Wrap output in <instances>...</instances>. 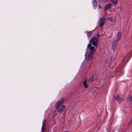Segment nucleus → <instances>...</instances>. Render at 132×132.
<instances>
[{
    "label": "nucleus",
    "instance_id": "9",
    "mask_svg": "<svg viewBox=\"0 0 132 132\" xmlns=\"http://www.w3.org/2000/svg\"><path fill=\"white\" fill-rule=\"evenodd\" d=\"M112 6V5L111 4H109L105 5L104 7V10L106 11L108 9L111 8Z\"/></svg>",
    "mask_w": 132,
    "mask_h": 132
},
{
    "label": "nucleus",
    "instance_id": "5",
    "mask_svg": "<svg viewBox=\"0 0 132 132\" xmlns=\"http://www.w3.org/2000/svg\"><path fill=\"white\" fill-rule=\"evenodd\" d=\"M118 44V42L117 41L114 40L113 42L112 43V48L113 50L114 51L116 48L117 46V45Z\"/></svg>",
    "mask_w": 132,
    "mask_h": 132
},
{
    "label": "nucleus",
    "instance_id": "4",
    "mask_svg": "<svg viewBox=\"0 0 132 132\" xmlns=\"http://www.w3.org/2000/svg\"><path fill=\"white\" fill-rule=\"evenodd\" d=\"M105 19L104 17H102L100 18V20L98 21V24L100 27H102L104 24L105 22Z\"/></svg>",
    "mask_w": 132,
    "mask_h": 132
},
{
    "label": "nucleus",
    "instance_id": "8",
    "mask_svg": "<svg viewBox=\"0 0 132 132\" xmlns=\"http://www.w3.org/2000/svg\"><path fill=\"white\" fill-rule=\"evenodd\" d=\"M122 36V34L121 32H119L117 34V39L116 40H115L116 41H117V42H118L119 41L121 38Z\"/></svg>",
    "mask_w": 132,
    "mask_h": 132
},
{
    "label": "nucleus",
    "instance_id": "12",
    "mask_svg": "<svg viewBox=\"0 0 132 132\" xmlns=\"http://www.w3.org/2000/svg\"><path fill=\"white\" fill-rule=\"evenodd\" d=\"M93 7L95 9L97 5V2L96 0H93L92 2Z\"/></svg>",
    "mask_w": 132,
    "mask_h": 132
},
{
    "label": "nucleus",
    "instance_id": "17",
    "mask_svg": "<svg viewBox=\"0 0 132 132\" xmlns=\"http://www.w3.org/2000/svg\"><path fill=\"white\" fill-rule=\"evenodd\" d=\"M107 19L108 20H110L112 22H113L114 21V19L112 17L108 18Z\"/></svg>",
    "mask_w": 132,
    "mask_h": 132
},
{
    "label": "nucleus",
    "instance_id": "13",
    "mask_svg": "<svg viewBox=\"0 0 132 132\" xmlns=\"http://www.w3.org/2000/svg\"><path fill=\"white\" fill-rule=\"evenodd\" d=\"M84 87L86 88H87L88 87V84L86 80L84 81L83 82Z\"/></svg>",
    "mask_w": 132,
    "mask_h": 132
},
{
    "label": "nucleus",
    "instance_id": "20",
    "mask_svg": "<svg viewBox=\"0 0 132 132\" xmlns=\"http://www.w3.org/2000/svg\"><path fill=\"white\" fill-rule=\"evenodd\" d=\"M112 35H113V33H112L111 34V35L109 36V38H110L112 36Z\"/></svg>",
    "mask_w": 132,
    "mask_h": 132
},
{
    "label": "nucleus",
    "instance_id": "7",
    "mask_svg": "<svg viewBox=\"0 0 132 132\" xmlns=\"http://www.w3.org/2000/svg\"><path fill=\"white\" fill-rule=\"evenodd\" d=\"M94 46H92V44L90 43H89L87 46V49H89V50L93 52V51L94 50Z\"/></svg>",
    "mask_w": 132,
    "mask_h": 132
},
{
    "label": "nucleus",
    "instance_id": "6",
    "mask_svg": "<svg viewBox=\"0 0 132 132\" xmlns=\"http://www.w3.org/2000/svg\"><path fill=\"white\" fill-rule=\"evenodd\" d=\"M114 97L116 99L119 103H121L122 102V100L121 98L118 95H116L114 96Z\"/></svg>",
    "mask_w": 132,
    "mask_h": 132
},
{
    "label": "nucleus",
    "instance_id": "11",
    "mask_svg": "<svg viewBox=\"0 0 132 132\" xmlns=\"http://www.w3.org/2000/svg\"><path fill=\"white\" fill-rule=\"evenodd\" d=\"M87 34V36L88 37H90L93 34V32L92 31H86L85 32Z\"/></svg>",
    "mask_w": 132,
    "mask_h": 132
},
{
    "label": "nucleus",
    "instance_id": "15",
    "mask_svg": "<svg viewBox=\"0 0 132 132\" xmlns=\"http://www.w3.org/2000/svg\"><path fill=\"white\" fill-rule=\"evenodd\" d=\"M46 122V120L44 119L42 123V131H43V127H45V124Z\"/></svg>",
    "mask_w": 132,
    "mask_h": 132
},
{
    "label": "nucleus",
    "instance_id": "19",
    "mask_svg": "<svg viewBox=\"0 0 132 132\" xmlns=\"http://www.w3.org/2000/svg\"><path fill=\"white\" fill-rule=\"evenodd\" d=\"M108 1V0H103V2H107Z\"/></svg>",
    "mask_w": 132,
    "mask_h": 132
},
{
    "label": "nucleus",
    "instance_id": "18",
    "mask_svg": "<svg viewBox=\"0 0 132 132\" xmlns=\"http://www.w3.org/2000/svg\"><path fill=\"white\" fill-rule=\"evenodd\" d=\"M127 99L129 101H132V96H130L128 97Z\"/></svg>",
    "mask_w": 132,
    "mask_h": 132
},
{
    "label": "nucleus",
    "instance_id": "3",
    "mask_svg": "<svg viewBox=\"0 0 132 132\" xmlns=\"http://www.w3.org/2000/svg\"><path fill=\"white\" fill-rule=\"evenodd\" d=\"M64 100V98H61L60 100L58 101L56 104V105L55 106V108L56 109H58L59 106L63 103Z\"/></svg>",
    "mask_w": 132,
    "mask_h": 132
},
{
    "label": "nucleus",
    "instance_id": "16",
    "mask_svg": "<svg viewBox=\"0 0 132 132\" xmlns=\"http://www.w3.org/2000/svg\"><path fill=\"white\" fill-rule=\"evenodd\" d=\"M111 1L114 5H116L118 2V0H111Z\"/></svg>",
    "mask_w": 132,
    "mask_h": 132
},
{
    "label": "nucleus",
    "instance_id": "1",
    "mask_svg": "<svg viewBox=\"0 0 132 132\" xmlns=\"http://www.w3.org/2000/svg\"><path fill=\"white\" fill-rule=\"evenodd\" d=\"M99 35L98 34H97L95 36L93 37L90 40L89 43L92 44V45L97 48L99 39Z\"/></svg>",
    "mask_w": 132,
    "mask_h": 132
},
{
    "label": "nucleus",
    "instance_id": "10",
    "mask_svg": "<svg viewBox=\"0 0 132 132\" xmlns=\"http://www.w3.org/2000/svg\"><path fill=\"white\" fill-rule=\"evenodd\" d=\"M65 107V106L64 105H62L61 106L58 112L60 113H62L64 111V109Z\"/></svg>",
    "mask_w": 132,
    "mask_h": 132
},
{
    "label": "nucleus",
    "instance_id": "14",
    "mask_svg": "<svg viewBox=\"0 0 132 132\" xmlns=\"http://www.w3.org/2000/svg\"><path fill=\"white\" fill-rule=\"evenodd\" d=\"M95 80V78H94V76H92L91 78H89V81L90 82H92Z\"/></svg>",
    "mask_w": 132,
    "mask_h": 132
},
{
    "label": "nucleus",
    "instance_id": "2",
    "mask_svg": "<svg viewBox=\"0 0 132 132\" xmlns=\"http://www.w3.org/2000/svg\"><path fill=\"white\" fill-rule=\"evenodd\" d=\"M87 53V52L86 53L85 55V56H86L85 58H86V59L87 60L89 61L93 57V56L94 53L92 52L91 51L89 52L87 56H86Z\"/></svg>",
    "mask_w": 132,
    "mask_h": 132
},
{
    "label": "nucleus",
    "instance_id": "21",
    "mask_svg": "<svg viewBox=\"0 0 132 132\" xmlns=\"http://www.w3.org/2000/svg\"><path fill=\"white\" fill-rule=\"evenodd\" d=\"M99 8L100 9L101 8V7H100V6H99Z\"/></svg>",
    "mask_w": 132,
    "mask_h": 132
}]
</instances>
